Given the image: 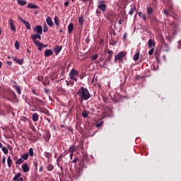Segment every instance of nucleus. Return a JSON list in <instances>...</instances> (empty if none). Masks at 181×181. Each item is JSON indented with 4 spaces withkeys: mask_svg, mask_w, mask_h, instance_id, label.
<instances>
[{
    "mask_svg": "<svg viewBox=\"0 0 181 181\" xmlns=\"http://www.w3.org/2000/svg\"><path fill=\"white\" fill-rule=\"evenodd\" d=\"M76 94L79 97V101H81V103H83V101H88V100L91 98V93H90V91L87 88L83 86L79 88Z\"/></svg>",
    "mask_w": 181,
    "mask_h": 181,
    "instance_id": "obj_1",
    "label": "nucleus"
},
{
    "mask_svg": "<svg viewBox=\"0 0 181 181\" xmlns=\"http://www.w3.org/2000/svg\"><path fill=\"white\" fill-rule=\"evenodd\" d=\"M79 168H76L75 171L73 173V176L75 179H78L80 176H81V170H83V168H87L84 162L79 163Z\"/></svg>",
    "mask_w": 181,
    "mask_h": 181,
    "instance_id": "obj_2",
    "label": "nucleus"
},
{
    "mask_svg": "<svg viewBox=\"0 0 181 181\" xmlns=\"http://www.w3.org/2000/svg\"><path fill=\"white\" fill-rule=\"evenodd\" d=\"M146 12L150 21H156V17H155V15H153V8L152 7H147Z\"/></svg>",
    "mask_w": 181,
    "mask_h": 181,
    "instance_id": "obj_3",
    "label": "nucleus"
},
{
    "mask_svg": "<svg viewBox=\"0 0 181 181\" xmlns=\"http://www.w3.org/2000/svg\"><path fill=\"white\" fill-rule=\"evenodd\" d=\"M78 74H80V72H78V71H77L76 69H72L70 71L69 77H70L71 80H74V81H76V83H77V77L78 76Z\"/></svg>",
    "mask_w": 181,
    "mask_h": 181,
    "instance_id": "obj_4",
    "label": "nucleus"
},
{
    "mask_svg": "<svg viewBox=\"0 0 181 181\" xmlns=\"http://www.w3.org/2000/svg\"><path fill=\"white\" fill-rule=\"evenodd\" d=\"M125 56H127V52L124 51L117 53L115 57V62L118 60L120 63H122V60Z\"/></svg>",
    "mask_w": 181,
    "mask_h": 181,
    "instance_id": "obj_5",
    "label": "nucleus"
},
{
    "mask_svg": "<svg viewBox=\"0 0 181 181\" xmlns=\"http://www.w3.org/2000/svg\"><path fill=\"white\" fill-rule=\"evenodd\" d=\"M98 9H100L103 12L107 11V4L103 0L98 1Z\"/></svg>",
    "mask_w": 181,
    "mask_h": 181,
    "instance_id": "obj_6",
    "label": "nucleus"
},
{
    "mask_svg": "<svg viewBox=\"0 0 181 181\" xmlns=\"http://www.w3.org/2000/svg\"><path fill=\"white\" fill-rule=\"evenodd\" d=\"M62 160H63V154H60L57 159V165L58 168H59L61 170H63V165H60V162H62Z\"/></svg>",
    "mask_w": 181,
    "mask_h": 181,
    "instance_id": "obj_7",
    "label": "nucleus"
},
{
    "mask_svg": "<svg viewBox=\"0 0 181 181\" xmlns=\"http://www.w3.org/2000/svg\"><path fill=\"white\" fill-rule=\"evenodd\" d=\"M34 32H36L37 34L42 35L43 33V28L41 25H37L33 29Z\"/></svg>",
    "mask_w": 181,
    "mask_h": 181,
    "instance_id": "obj_8",
    "label": "nucleus"
},
{
    "mask_svg": "<svg viewBox=\"0 0 181 181\" xmlns=\"http://www.w3.org/2000/svg\"><path fill=\"white\" fill-rule=\"evenodd\" d=\"M8 23L10 25L11 29L13 32H16V27L15 26V21L13 19H10L8 21Z\"/></svg>",
    "mask_w": 181,
    "mask_h": 181,
    "instance_id": "obj_9",
    "label": "nucleus"
},
{
    "mask_svg": "<svg viewBox=\"0 0 181 181\" xmlns=\"http://www.w3.org/2000/svg\"><path fill=\"white\" fill-rule=\"evenodd\" d=\"M21 168L23 169V172H24L25 173H28V172L30 170V167H29V165L26 163H23Z\"/></svg>",
    "mask_w": 181,
    "mask_h": 181,
    "instance_id": "obj_10",
    "label": "nucleus"
},
{
    "mask_svg": "<svg viewBox=\"0 0 181 181\" xmlns=\"http://www.w3.org/2000/svg\"><path fill=\"white\" fill-rule=\"evenodd\" d=\"M13 60H14V62H16V63H17L18 64H20V66H22V64H23L25 60L23 59H19L16 57H12Z\"/></svg>",
    "mask_w": 181,
    "mask_h": 181,
    "instance_id": "obj_11",
    "label": "nucleus"
},
{
    "mask_svg": "<svg viewBox=\"0 0 181 181\" xmlns=\"http://www.w3.org/2000/svg\"><path fill=\"white\" fill-rule=\"evenodd\" d=\"M14 85H13V88H15L16 91H17L18 95H21L22 93L21 90V86H18V84L16 82H14Z\"/></svg>",
    "mask_w": 181,
    "mask_h": 181,
    "instance_id": "obj_12",
    "label": "nucleus"
},
{
    "mask_svg": "<svg viewBox=\"0 0 181 181\" xmlns=\"http://www.w3.org/2000/svg\"><path fill=\"white\" fill-rule=\"evenodd\" d=\"M46 22L47 23V25L50 26L51 28L54 25V23H53V21L52 20V17H50V16H48L46 18Z\"/></svg>",
    "mask_w": 181,
    "mask_h": 181,
    "instance_id": "obj_13",
    "label": "nucleus"
},
{
    "mask_svg": "<svg viewBox=\"0 0 181 181\" xmlns=\"http://www.w3.org/2000/svg\"><path fill=\"white\" fill-rule=\"evenodd\" d=\"M107 57H106L107 62H110L112 59V55L114 54V51L112 50H108L107 51Z\"/></svg>",
    "mask_w": 181,
    "mask_h": 181,
    "instance_id": "obj_14",
    "label": "nucleus"
},
{
    "mask_svg": "<svg viewBox=\"0 0 181 181\" xmlns=\"http://www.w3.org/2000/svg\"><path fill=\"white\" fill-rule=\"evenodd\" d=\"M62 49H63V47H62L60 45L57 46L54 49V52H55L56 56H57V54H59L60 53V52H62Z\"/></svg>",
    "mask_w": 181,
    "mask_h": 181,
    "instance_id": "obj_15",
    "label": "nucleus"
},
{
    "mask_svg": "<svg viewBox=\"0 0 181 181\" xmlns=\"http://www.w3.org/2000/svg\"><path fill=\"white\" fill-rule=\"evenodd\" d=\"M53 54V51L52 49H46L45 52V57H49Z\"/></svg>",
    "mask_w": 181,
    "mask_h": 181,
    "instance_id": "obj_16",
    "label": "nucleus"
},
{
    "mask_svg": "<svg viewBox=\"0 0 181 181\" xmlns=\"http://www.w3.org/2000/svg\"><path fill=\"white\" fill-rule=\"evenodd\" d=\"M42 34H35L32 36V39L33 40H37V39H39V40H40L42 39Z\"/></svg>",
    "mask_w": 181,
    "mask_h": 181,
    "instance_id": "obj_17",
    "label": "nucleus"
},
{
    "mask_svg": "<svg viewBox=\"0 0 181 181\" xmlns=\"http://www.w3.org/2000/svg\"><path fill=\"white\" fill-rule=\"evenodd\" d=\"M73 30H74V24L71 23L68 25V32L69 33H71Z\"/></svg>",
    "mask_w": 181,
    "mask_h": 181,
    "instance_id": "obj_18",
    "label": "nucleus"
},
{
    "mask_svg": "<svg viewBox=\"0 0 181 181\" xmlns=\"http://www.w3.org/2000/svg\"><path fill=\"white\" fill-rule=\"evenodd\" d=\"M148 47H155V40L150 39L148 42Z\"/></svg>",
    "mask_w": 181,
    "mask_h": 181,
    "instance_id": "obj_19",
    "label": "nucleus"
},
{
    "mask_svg": "<svg viewBox=\"0 0 181 181\" xmlns=\"http://www.w3.org/2000/svg\"><path fill=\"white\" fill-rule=\"evenodd\" d=\"M76 151H77V147H76V146H71L69 148V153H74Z\"/></svg>",
    "mask_w": 181,
    "mask_h": 181,
    "instance_id": "obj_20",
    "label": "nucleus"
},
{
    "mask_svg": "<svg viewBox=\"0 0 181 181\" xmlns=\"http://www.w3.org/2000/svg\"><path fill=\"white\" fill-rule=\"evenodd\" d=\"M32 119L33 121H34V122H37V121H39V115L37 113L33 114Z\"/></svg>",
    "mask_w": 181,
    "mask_h": 181,
    "instance_id": "obj_21",
    "label": "nucleus"
},
{
    "mask_svg": "<svg viewBox=\"0 0 181 181\" xmlns=\"http://www.w3.org/2000/svg\"><path fill=\"white\" fill-rule=\"evenodd\" d=\"M24 23V25H25V28H26L28 30H30L32 26L30 25V23H29V21H24V23Z\"/></svg>",
    "mask_w": 181,
    "mask_h": 181,
    "instance_id": "obj_22",
    "label": "nucleus"
},
{
    "mask_svg": "<svg viewBox=\"0 0 181 181\" xmlns=\"http://www.w3.org/2000/svg\"><path fill=\"white\" fill-rule=\"evenodd\" d=\"M9 94L11 97V99L16 100V93L13 90H10Z\"/></svg>",
    "mask_w": 181,
    "mask_h": 181,
    "instance_id": "obj_23",
    "label": "nucleus"
},
{
    "mask_svg": "<svg viewBox=\"0 0 181 181\" xmlns=\"http://www.w3.org/2000/svg\"><path fill=\"white\" fill-rule=\"evenodd\" d=\"M54 23L57 26H60V19H59V17L55 16L54 18Z\"/></svg>",
    "mask_w": 181,
    "mask_h": 181,
    "instance_id": "obj_24",
    "label": "nucleus"
},
{
    "mask_svg": "<svg viewBox=\"0 0 181 181\" xmlns=\"http://www.w3.org/2000/svg\"><path fill=\"white\" fill-rule=\"evenodd\" d=\"M21 176H22V173H18L14 176V177L13 178V180H18V181H19V179H21Z\"/></svg>",
    "mask_w": 181,
    "mask_h": 181,
    "instance_id": "obj_25",
    "label": "nucleus"
},
{
    "mask_svg": "<svg viewBox=\"0 0 181 181\" xmlns=\"http://www.w3.org/2000/svg\"><path fill=\"white\" fill-rule=\"evenodd\" d=\"M88 114H90V112H88V111L84 110H83V112H82V117H83V118H87V117H88Z\"/></svg>",
    "mask_w": 181,
    "mask_h": 181,
    "instance_id": "obj_26",
    "label": "nucleus"
},
{
    "mask_svg": "<svg viewBox=\"0 0 181 181\" xmlns=\"http://www.w3.org/2000/svg\"><path fill=\"white\" fill-rule=\"evenodd\" d=\"M23 162H25V160L23 159L22 158H20L16 160L15 163H16V165H21V163H23Z\"/></svg>",
    "mask_w": 181,
    "mask_h": 181,
    "instance_id": "obj_27",
    "label": "nucleus"
},
{
    "mask_svg": "<svg viewBox=\"0 0 181 181\" xmlns=\"http://www.w3.org/2000/svg\"><path fill=\"white\" fill-rule=\"evenodd\" d=\"M21 158L24 160H28V159H29V153H25V154H23L21 156Z\"/></svg>",
    "mask_w": 181,
    "mask_h": 181,
    "instance_id": "obj_28",
    "label": "nucleus"
},
{
    "mask_svg": "<svg viewBox=\"0 0 181 181\" xmlns=\"http://www.w3.org/2000/svg\"><path fill=\"white\" fill-rule=\"evenodd\" d=\"M138 15L140 18H142L143 20L146 21V15L144 14L142 12H139Z\"/></svg>",
    "mask_w": 181,
    "mask_h": 181,
    "instance_id": "obj_29",
    "label": "nucleus"
},
{
    "mask_svg": "<svg viewBox=\"0 0 181 181\" xmlns=\"http://www.w3.org/2000/svg\"><path fill=\"white\" fill-rule=\"evenodd\" d=\"M28 156L30 155V156H31V158H33V156H35V152H33V148H30L28 150Z\"/></svg>",
    "mask_w": 181,
    "mask_h": 181,
    "instance_id": "obj_30",
    "label": "nucleus"
},
{
    "mask_svg": "<svg viewBox=\"0 0 181 181\" xmlns=\"http://www.w3.org/2000/svg\"><path fill=\"white\" fill-rule=\"evenodd\" d=\"M53 169H54V166L52 164H49L47 166V170H48V172H52V170H53Z\"/></svg>",
    "mask_w": 181,
    "mask_h": 181,
    "instance_id": "obj_31",
    "label": "nucleus"
},
{
    "mask_svg": "<svg viewBox=\"0 0 181 181\" xmlns=\"http://www.w3.org/2000/svg\"><path fill=\"white\" fill-rule=\"evenodd\" d=\"M7 163H8V168H12V159H11V156L8 157Z\"/></svg>",
    "mask_w": 181,
    "mask_h": 181,
    "instance_id": "obj_32",
    "label": "nucleus"
},
{
    "mask_svg": "<svg viewBox=\"0 0 181 181\" xmlns=\"http://www.w3.org/2000/svg\"><path fill=\"white\" fill-rule=\"evenodd\" d=\"M103 124H104V121H103V120L98 122L95 124L96 128H100V127H103Z\"/></svg>",
    "mask_w": 181,
    "mask_h": 181,
    "instance_id": "obj_33",
    "label": "nucleus"
},
{
    "mask_svg": "<svg viewBox=\"0 0 181 181\" xmlns=\"http://www.w3.org/2000/svg\"><path fill=\"white\" fill-rule=\"evenodd\" d=\"M133 59H134V62H138V60H139V52L136 53L134 55Z\"/></svg>",
    "mask_w": 181,
    "mask_h": 181,
    "instance_id": "obj_34",
    "label": "nucleus"
},
{
    "mask_svg": "<svg viewBox=\"0 0 181 181\" xmlns=\"http://www.w3.org/2000/svg\"><path fill=\"white\" fill-rule=\"evenodd\" d=\"M28 8H29L30 9H37V6L35 5V4H28Z\"/></svg>",
    "mask_w": 181,
    "mask_h": 181,
    "instance_id": "obj_35",
    "label": "nucleus"
},
{
    "mask_svg": "<svg viewBox=\"0 0 181 181\" xmlns=\"http://www.w3.org/2000/svg\"><path fill=\"white\" fill-rule=\"evenodd\" d=\"M18 4H19V5H21V6H25L27 2L24 0H18Z\"/></svg>",
    "mask_w": 181,
    "mask_h": 181,
    "instance_id": "obj_36",
    "label": "nucleus"
},
{
    "mask_svg": "<svg viewBox=\"0 0 181 181\" xmlns=\"http://www.w3.org/2000/svg\"><path fill=\"white\" fill-rule=\"evenodd\" d=\"M78 22H79V25H81V26H83V22H84V17H80L79 18H78Z\"/></svg>",
    "mask_w": 181,
    "mask_h": 181,
    "instance_id": "obj_37",
    "label": "nucleus"
},
{
    "mask_svg": "<svg viewBox=\"0 0 181 181\" xmlns=\"http://www.w3.org/2000/svg\"><path fill=\"white\" fill-rule=\"evenodd\" d=\"M33 43L35 45V46H40V45H42L43 43L39 42L37 40H33Z\"/></svg>",
    "mask_w": 181,
    "mask_h": 181,
    "instance_id": "obj_38",
    "label": "nucleus"
},
{
    "mask_svg": "<svg viewBox=\"0 0 181 181\" xmlns=\"http://www.w3.org/2000/svg\"><path fill=\"white\" fill-rule=\"evenodd\" d=\"M45 158H47V159H50V158H52V153H50L49 152H45Z\"/></svg>",
    "mask_w": 181,
    "mask_h": 181,
    "instance_id": "obj_39",
    "label": "nucleus"
},
{
    "mask_svg": "<svg viewBox=\"0 0 181 181\" xmlns=\"http://www.w3.org/2000/svg\"><path fill=\"white\" fill-rule=\"evenodd\" d=\"M83 160H82L81 162H83V163H84L85 160H86V162H88V155H87V154L83 155Z\"/></svg>",
    "mask_w": 181,
    "mask_h": 181,
    "instance_id": "obj_40",
    "label": "nucleus"
},
{
    "mask_svg": "<svg viewBox=\"0 0 181 181\" xmlns=\"http://www.w3.org/2000/svg\"><path fill=\"white\" fill-rule=\"evenodd\" d=\"M2 148V151L4 152V153H5V155H8V148H6V146H4Z\"/></svg>",
    "mask_w": 181,
    "mask_h": 181,
    "instance_id": "obj_41",
    "label": "nucleus"
},
{
    "mask_svg": "<svg viewBox=\"0 0 181 181\" xmlns=\"http://www.w3.org/2000/svg\"><path fill=\"white\" fill-rule=\"evenodd\" d=\"M15 47L17 50H19V48L21 47V45L19 44V42L18 41H16L15 42Z\"/></svg>",
    "mask_w": 181,
    "mask_h": 181,
    "instance_id": "obj_42",
    "label": "nucleus"
},
{
    "mask_svg": "<svg viewBox=\"0 0 181 181\" xmlns=\"http://www.w3.org/2000/svg\"><path fill=\"white\" fill-rule=\"evenodd\" d=\"M103 101H104V103H105V104H108V98H107L105 96H103Z\"/></svg>",
    "mask_w": 181,
    "mask_h": 181,
    "instance_id": "obj_43",
    "label": "nucleus"
},
{
    "mask_svg": "<svg viewBox=\"0 0 181 181\" xmlns=\"http://www.w3.org/2000/svg\"><path fill=\"white\" fill-rule=\"evenodd\" d=\"M162 43H163V46H164V47H165V49H169V45H168L166 42H165V41H163Z\"/></svg>",
    "mask_w": 181,
    "mask_h": 181,
    "instance_id": "obj_44",
    "label": "nucleus"
},
{
    "mask_svg": "<svg viewBox=\"0 0 181 181\" xmlns=\"http://www.w3.org/2000/svg\"><path fill=\"white\" fill-rule=\"evenodd\" d=\"M153 52H155V49L151 48V50L148 51L149 56H152V54H153Z\"/></svg>",
    "mask_w": 181,
    "mask_h": 181,
    "instance_id": "obj_45",
    "label": "nucleus"
},
{
    "mask_svg": "<svg viewBox=\"0 0 181 181\" xmlns=\"http://www.w3.org/2000/svg\"><path fill=\"white\" fill-rule=\"evenodd\" d=\"M92 60H97L98 59V54H95L93 57H91Z\"/></svg>",
    "mask_w": 181,
    "mask_h": 181,
    "instance_id": "obj_46",
    "label": "nucleus"
},
{
    "mask_svg": "<svg viewBox=\"0 0 181 181\" xmlns=\"http://www.w3.org/2000/svg\"><path fill=\"white\" fill-rule=\"evenodd\" d=\"M35 100H36V101H37V103H40V104H41L42 105H43L44 102H43L42 100H40V99H39V98H36Z\"/></svg>",
    "mask_w": 181,
    "mask_h": 181,
    "instance_id": "obj_47",
    "label": "nucleus"
},
{
    "mask_svg": "<svg viewBox=\"0 0 181 181\" xmlns=\"http://www.w3.org/2000/svg\"><path fill=\"white\" fill-rule=\"evenodd\" d=\"M134 12H135V10H134V8H132L129 13V15L132 16V15H134Z\"/></svg>",
    "mask_w": 181,
    "mask_h": 181,
    "instance_id": "obj_48",
    "label": "nucleus"
},
{
    "mask_svg": "<svg viewBox=\"0 0 181 181\" xmlns=\"http://www.w3.org/2000/svg\"><path fill=\"white\" fill-rule=\"evenodd\" d=\"M116 43H117V42H115V41H114V40L110 41V45L111 46H114Z\"/></svg>",
    "mask_w": 181,
    "mask_h": 181,
    "instance_id": "obj_49",
    "label": "nucleus"
},
{
    "mask_svg": "<svg viewBox=\"0 0 181 181\" xmlns=\"http://www.w3.org/2000/svg\"><path fill=\"white\" fill-rule=\"evenodd\" d=\"M37 49L42 51V49H43V44H41L40 45L37 46Z\"/></svg>",
    "mask_w": 181,
    "mask_h": 181,
    "instance_id": "obj_50",
    "label": "nucleus"
},
{
    "mask_svg": "<svg viewBox=\"0 0 181 181\" xmlns=\"http://www.w3.org/2000/svg\"><path fill=\"white\" fill-rule=\"evenodd\" d=\"M47 30H49V29L47 28V25L45 24L43 32H47Z\"/></svg>",
    "mask_w": 181,
    "mask_h": 181,
    "instance_id": "obj_51",
    "label": "nucleus"
},
{
    "mask_svg": "<svg viewBox=\"0 0 181 181\" xmlns=\"http://www.w3.org/2000/svg\"><path fill=\"white\" fill-rule=\"evenodd\" d=\"M4 98H5L6 101H11V102L13 101V100L12 98H10L8 97H5Z\"/></svg>",
    "mask_w": 181,
    "mask_h": 181,
    "instance_id": "obj_52",
    "label": "nucleus"
},
{
    "mask_svg": "<svg viewBox=\"0 0 181 181\" xmlns=\"http://www.w3.org/2000/svg\"><path fill=\"white\" fill-rule=\"evenodd\" d=\"M164 13L165 15H166L167 16H168L169 14V10H166V9H164Z\"/></svg>",
    "mask_w": 181,
    "mask_h": 181,
    "instance_id": "obj_53",
    "label": "nucleus"
},
{
    "mask_svg": "<svg viewBox=\"0 0 181 181\" xmlns=\"http://www.w3.org/2000/svg\"><path fill=\"white\" fill-rule=\"evenodd\" d=\"M45 110L46 109L43 107H40V110H38V111H41L42 112H44L45 114H46V112H45Z\"/></svg>",
    "mask_w": 181,
    "mask_h": 181,
    "instance_id": "obj_54",
    "label": "nucleus"
},
{
    "mask_svg": "<svg viewBox=\"0 0 181 181\" xmlns=\"http://www.w3.org/2000/svg\"><path fill=\"white\" fill-rule=\"evenodd\" d=\"M124 22V19H119L118 21L119 25H122V23Z\"/></svg>",
    "mask_w": 181,
    "mask_h": 181,
    "instance_id": "obj_55",
    "label": "nucleus"
},
{
    "mask_svg": "<svg viewBox=\"0 0 181 181\" xmlns=\"http://www.w3.org/2000/svg\"><path fill=\"white\" fill-rule=\"evenodd\" d=\"M5 162H6V158L5 157H3V158H2L3 165H5Z\"/></svg>",
    "mask_w": 181,
    "mask_h": 181,
    "instance_id": "obj_56",
    "label": "nucleus"
},
{
    "mask_svg": "<svg viewBox=\"0 0 181 181\" xmlns=\"http://www.w3.org/2000/svg\"><path fill=\"white\" fill-rule=\"evenodd\" d=\"M18 19H19V21H21L23 23L25 21L23 20V19L22 18V17H21V16H18Z\"/></svg>",
    "mask_w": 181,
    "mask_h": 181,
    "instance_id": "obj_57",
    "label": "nucleus"
},
{
    "mask_svg": "<svg viewBox=\"0 0 181 181\" xmlns=\"http://www.w3.org/2000/svg\"><path fill=\"white\" fill-rule=\"evenodd\" d=\"M77 160H78V158H74V159L72 160V163H77Z\"/></svg>",
    "mask_w": 181,
    "mask_h": 181,
    "instance_id": "obj_58",
    "label": "nucleus"
},
{
    "mask_svg": "<svg viewBox=\"0 0 181 181\" xmlns=\"http://www.w3.org/2000/svg\"><path fill=\"white\" fill-rule=\"evenodd\" d=\"M46 136H47V138H48V139H50V133H49V132H47V133L46 134Z\"/></svg>",
    "mask_w": 181,
    "mask_h": 181,
    "instance_id": "obj_59",
    "label": "nucleus"
},
{
    "mask_svg": "<svg viewBox=\"0 0 181 181\" xmlns=\"http://www.w3.org/2000/svg\"><path fill=\"white\" fill-rule=\"evenodd\" d=\"M69 0L68 1H65V3H64V6H66V7H67L68 6H69Z\"/></svg>",
    "mask_w": 181,
    "mask_h": 181,
    "instance_id": "obj_60",
    "label": "nucleus"
},
{
    "mask_svg": "<svg viewBox=\"0 0 181 181\" xmlns=\"http://www.w3.org/2000/svg\"><path fill=\"white\" fill-rule=\"evenodd\" d=\"M73 156H74V153H70V159H73Z\"/></svg>",
    "mask_w": 181,
    "mask_h": 181,
    "instance_id": "obj_61",
    "label": "nucleus"
},
{
    "mask_svg": "<svg viewBox=\"0 0 181 181\" xmlns=\"http://www.w3.org/2000/svg\"><path fill=\"white\" fill-rule=\"evenodd\" d=\"M42 171H43V165H41L40 167L39 172H42Z\"/></svg>",
    "mask_w": 181,
    "mask_h": 181,
    "instance_id": "obj_62",
    "label": "nucleus"
},
{
    "mask_svg": "<svg viewBox=\"0 0 181 181\" xmlns=\"http://www.w3.org/2000/svg\"><path fill=\"white\" fill-rule=\"evenodd\" d=\"M7 64L8 66H12V62L11 61L7 62Z\"/></svg>",
    "mask_w": 181,
    "mask_h": 181,
    "instance_id": "obj_63",
    "label": "nucleus"
},
{
    "mask_svg": "<svg viewBox=\"0 0 181 181\" xmlns=\"http://www.w3.org/2000/svg\"><path fill=\"white\" fill-rule=\"evenodd\" d=\"M39 81H42L43 80V76H38Z\"/></svg>",
    "mask_w": 181,
    "mask_h": 181,
    "instance_id": "obj_64",
    "label": "nucleus"
}]
</instances>
